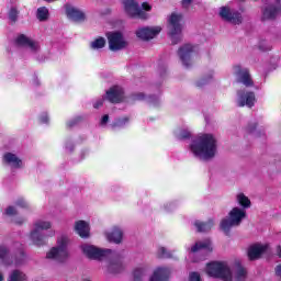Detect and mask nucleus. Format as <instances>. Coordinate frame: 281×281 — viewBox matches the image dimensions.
I'll list each match as a JSON object with an SVG mask.
<instances>
[{
	"instance_id": "2eb2a0df",
	"label": "nucleus",
	"mask_w": 281,
	"mask_h": 281,
	"mask_svg": "<svg viewBox=\"0 0 281 281\" xmlns=\"http://www.w3.org/2000/svg\"><path fill=\"white\" fill-rule=\"evenodd\" d=\"M220 16L223 21H227L234 25H240V23H243V16H240V13L229 10L227 7H222L220 9Z\"/></svg>"
},
{
	"instance_id": "cd10ccee",
	"label": "nucleus",
	"mask_w": 281,
	"mask_h": 281,
	"mask_svg": "<svg viewBox=\"0 0 281 281\" xmlns=\"http://www.w3.org/2000/svg\"><path fill=\"white\" fill-rule=\"evenodd\" d=\"M108 271L110 273H120L122 271V261L121 260H112L108 266Z\"/></svg>"
},
{
	"instance_id": "dca6fc26",
	"label": "nucleus",
	"mask_w": 281,
	"mask_h": 281,
	"mask_svg": "<svg viewBox=\"0 0 281 281\" xmlns=\"http://www.w3.org/2000/svg\"><path fill=\"white\" fill-rule=\"evenodd\" d=\"M234 74L237 76V82H240L245 87H254V80H251V75H249V69L243 68L237 65L234 66Z\"/></svg>"
},
{
	"instance_id": "20e7f679",
	"label": "nucleus",
	"mask_w": 281,
	"mask_h": 281,
	"mask_svg": "<svg viewBox=\"0 0 281 281\" xmlns=\"http://www.w3.org/2000/svg\"><path fill=\"white\" fill-rule=\"evenodd\" d=\"M206 273L210 278H220L223 281H233L232 268L227 262L213 261L206 265Z\"/></svg>"
},
{
	"instance_id": "c85d7f7f",
	"label": "nucleus",
	"mask_w": 281,
	"mask_h": 281,
	"mask_svg": "<svg viewBox=\"0 0 281 281\" xmlns=\"http://www.w3.org/2000/svg\"><path fill=\"white\" fill-rule=\"evenodd\" d=\"M36 16L38 21H47L49 19V9L45 7L38 8Z\"/></svg>"
},
{
	"instance_id": "a19ab883",
	"label": "nucleus",
	"mask_w": 281,
	"mask_h": 281,
	"mask_svg": "<svg viewBox=\"0 0 281 281\" xmlns=\"http://www.w3.org/2000/svg\"><path fill=\"white\" fill-rule=\"evenodd\" d=\"M143 10H145V12H150V10H153V7H150V4H148V2H144L142 4Z\"/></svg>"
},
{
	"instance_id": "72a5a7b5",
	"label": "nucleus",
	"mask_w": 281,
	"mask_h": 281,
	"mask_svg": "<svg viewBox=\"0 0 281 281\" xmlns=\"http://www.w3.org/2000/svg\"><path fill=\"white\" fill-rule=\"evenodd\" d=\"M157 256L158 258H170L171 255L165 247H160L158 248Z\"/></svg>"
},
{
	"instance_id": "2f4dec72",
	"label": "nucleus",
	"mask_w": 281,
	"mask_h": 281,
	"mask_svg": "<svg viewBox=\"0 0 281 281\" xmlns=\"http://www.w3.org/2000/svg\"><path fill=\"white\" fill-rule=\"evenodd\" d=\"M144 276H146V269L136 268L134 270V280L139 281V280H142V278H144Z\"/></svg>"
},
{
	"instance_id": "4c0bfd02",
	"label": "nucleus",
	"mask_w": 281,
	"mask_h": 281,
	"mask_svg": "<svg viewBox=\"0 0 281 281\" xmlns=\"http://www.w3.org/2000/svg\"><path fill=\"white\" fill-rule=\"evenodd\" d=\"M196 3V0H182V7L190 8L191 5H194Z\"/></svg>"
},
{
	"instance_id": "09e8293b",
	"label": "nucleus",
	"mask_w": 281,
	"mask_h": 281,
	"mask_svg": "<svg viewBox=\"0 0 281 281\" xmlns=\"http://www.w3.org/2000/svg\"><path fill=\"white\" fill-rule=\"evenodd\" d=\"M255 128H256V124L248 125L247 131L248 133H254Z\"/></svg>"
},
{
	"instance_id": "6ab92c4d",
	"label": "nucleus",
	"mask_w": 281,
	"mask_h": 281,
	"mask_svg": "<svg viewBox=\"0 0 281 281\" xmlns=\"http://www.w3.org/2000/svg\"><path fill=\"white\" fill-rule=\"evenodd\" d=\"M106 98L109 102L117 103L124 100V89L120 86L112 87L109 91H106Z\"/></svg>"
},
{
	"instance_id": "a18cd8bd",
	"label": "nucleus",
	"mask_w": 281,
	"mask_h": 281,
	"mask_svg": "<svg viewBox=\"0 0 281 281\" xmlns=\"http://www.w3.org/2000/svg\"><path fill=\"white\" fill-rule=\"evenodd\" d=\"M106 122H109V114H105V115L102 116L101 125L104 126V124H106Z\"/></svg>"
},
{
	"instance_id": "7ed1b4c3",
	"label": "nucleus",
	"mask_w": 281,
	"mask_h": 281,
	"mask_svg": "<svg viewBox=\"0 0 281 281\" xmlns=\"http://www.w3.org/2000/svg\"><path fill=\"white\" fill-rule=\"evenodd\" d=\"M46 258L56 260V262H67L69 260V237L67 235L59 236L57 245L48 250Z\"/></svg>"
},
{
	"instance_id": "423d86ee",
	"label": "nucleus",
	"mask_w": 281,
	"mask_h": 281,
	"mask_svg": "<svg viewBox=\"0 0 281 281\" xmlns=\"http://www.w3.org/2000/svg\"><path fill=\"white\" fill-rule=\"evenodd\" d=\"M52 222L38 220L34 223L33 229L30 235V239L36 247H43L45 245V235H43L44 229H50Z\"/></svg>"
},
{
	"instance_id": "6e6552de",
	"label": "nucleus",
	"mask_w": 281,
	"mask_h": 281,
	"mask_svg": "<svg viewBox=\"0 0 281 281\" xmlns=\"http://www.w3.org/2000/svg\"><path fill=\"white\" fill-rule=\"evenodd\" d=\"M81 251L91 260H104V258H113L115 256V252L111 249H100L89 244L81 245Z\"/></svg>"
},
{
	"instance_id": "4be33fe9",
	"label": "nucleus",
	"mask_w": 281,
	"mask_h": 281,
	"mask_svg": "<svg viewBox=\"0 0 281 281\" xmlns=\"http://www.w3.org/2000/svg\"><path fill=\"white\" fill-rule=\"evenodd\" d=\"M169 276H170V269L169 268L159 267L154 271L149 281H167Z\"/></svg>"
},
{
	"instance_id": "412c9836",
	"label": "nucleus",
	"mask_w": 281,
	"mask_h": 281,
	"mask_svg": "<svg viewBox=\"0 0 281 281\" xmlns=\"http://www.w3.org/2000/svg\"><path fill=\"white\" fill-rule=\"evenodd\" d=\"M212 241L210 239H205L204 241H198L190 249V254H199V251H203V254H210L212 251Z\"/></svg>"
},
{
	"instance_id": "de8ad7c7",
	"label": "nucleus",
	"mask_w": 281,
	"mask_h": 281,
	"mask_svg": "<svg viewBox=\"0 0 281 281\" xmlns=\"http://www.w3.org/2000/svg\"><path fill=\"white\" fill-rule=\"evenodd\" d=\"M41 122H42V124H47V122H48L47 114H44L41 116Z\"/></svg>"
},
{
	"instance_id": "f704fd0d",
	"label": "nucleus",
	"mask_w": 281,
	"mask_h": 281,
	"mask_svg": "<svg viewBox=\"0 0 281 281\" xmlns=\"http://www.w3.org/2000/svg\"><path fill=\"white\" fill-rule=\"evenodd\" d=\"M19 16V11L15 9V8H12L10 11H9V19L10 21H16V18Z\"/></svg>"
},
{
	"instance_id": "c756f323",
	"label": "nucleus",
	"mask_w": 281,
	"mask_h": 281,
	"mask_svg": "<svg viewBox=\"0 0 281 281\" xmlns=\"http://www.w3.org/2000/svg\"><path fill=\"white\" fill-rule=\"evenodd\" d=\"M106 45V41L103 37H98L90 44L91 49H102Z\"/></svg>"
},
{
	"instance_id": "e433bc0d",
	"label": "nucleus",
	"mask_w": 281,
	"mask_h": 281,
	"mask_svg": "<svg viewBox=\"0 0 281 281\" xmlns=\"http://www.w3.org/2000/svg\"><path fill=\"white\" fill-rule=\"evenodd\" d=\"M189 281H201V276L198 272H192L189 277Z\"/></svg>"
},
{
	"instance_id": "c9c22d12",
	"label": "nucleus",
	"mask_w": 281,
	"mask_h": 281,
	"mask_svg": "<svg viewBox=\"0 0 281 281\" xmlns=\"http://www.w3.org/2000/svg\"><path fill=\"white\" fill-rule=\"evenodd\" d=\"M4 214H7V216H14V214H16V209H14V206H9Z\"/></svg>"
},
{
	"instance_id": "4468645a",
	"label": "nucleus",
	"mask_w": 281,
	"mask_h": 281,
	"mask_svg": "<svg viewBox=\"0 0 281 281\" xmlns=\"http://www.w3.org/2000/svg\"><path fill=\"white\" fill-rule=\"evenodd\" d=\"M12 255H10V249H8L7 246H0V262L3 265H14L15 267L21 266L23 260H25V255L23 252H20V258L12 260Z\"/></svg>"
},
{
	"instance_id": "7c9ffc66",
	"label": "nucleus",
	"mask_w": 281,
	"mask_h": 281,
	"mask_svg": "<svg viewBox=\"0 0 281 281\" xmlns=\"http://www.w3.org/2000/svg\"><path fill=\"white\" fill-rule=\"evenodd\" d=\"M235 278L237 281L247 280V270H245V268H243L240 265H238Z\"/></svg>"
},
{
	"instance_id": "8fccbe9b",
	"label": "nucleus",
	"mask_w": 281,
	"mask_h": 281,
	"mask_svg": "<svg viewBox=\"0 0 281 281\" xmlns=\"http://www.w3.org/2000/svg\"><path fill=\"white\" fill-rule=\"evenodd\" d=\"M159 99H157L156 97H149L148 98V102H157Z\"/></svg>"
},
{
	"instance_id": "4d7b16f0",
	"label": "nucleus",
	"mask_w": 281,
	"mask_h": 281,
	"mask_svg": "<svg viewBox=\"0 0 281 281\" xmlns=\"http://www.w3.org/2000/svg\"><path fill=\"white\" fill-rule=\"evenodd\" d=\"M19 224L23 223V222H18Z\"/></svg>"
},
{
	"instance_id": "a878e982",
	"label": "nucleus",
	"mask_w": 281,
	"mask_h": 281,
	"mask_svg": "<svg viewBox=\"0 0 281 281\" xmlns=\"http://www.w3.org/2000/svg\"><path fill=\"white\" fill-rule=\"evenodd\" d=\"M194 226L196 227L198 232H210L214 227V221L210 220L206 223L195 221Z\"/></svg>"
},
{
	"instance_id": "5fc2aeb1",
	"label": "nucleus",
	"mask_w": 281,
	"mask_h": 281,
	"mask_svg": "<svg viewBox=\"0 0 281 281\" xmlns=\"http://www.w3.org/2000/svg\"><path fill=\"white\" fill-rule=\"evenodd\" d=\"M49 236H56V232L52 231Z\"/></svg>"
},
{
	"instance_id": "c03bdc74",
	"label": "nucleus",
	"mask_w": 281,
	"mask_h": 281,
	"mask_svg": "<svg viewBox=\"0 0 281 281\" xmlns=\"http://www.w3.org/2000/svg\"><path fill=\"white\" fill-rule=\"evenodd\" d=\"M126 122H128V119L125 117L123 120H119L116 123H115V126H124V124H126Z\"/></svg>"
},
{
	"instance_id": "58836bf2",
	"label": "nucleus",
	"mask_w": 281,
	"mask_h": 281,
	"mask_svg": "<svg viewBox=\"0 0 281 281\" xmlns=\"http://www.w3.org/2000/svg\"><path fill=\"white\" fill-rule=\"evenodd\" d=\"M259 49H261V52H270L271 45L266 44V43H261V44L259 45Z\"/></svg>"
},
{
	"instance_id": "a211bd4d",
	"label": "nucleus",
	"mask_w": 281,
	"mask_h": 281,
	"mask_svg": "<svg viewBox=\"0 0 281 281\" xmlns=\"http://www.w3.org/2000/svg\"><path fill=\"white\" fill-rule=\"evenodd\" d=\"M65 10L68 19H70L71 21L82 22L85 21V19H87L85 12L80 11V9L71 4H66Z\"/></svg>"
},
{
	"instance_id": "b1692460",
	"label": "nucleus",
	"mask_w": 281,
	"mask_h": 281,
	"mask_svg": "<svg viewBox=\"0 0 281 281\" xmlns=\"http://www.w3.org/2000/svg\"><path fill=\"white\" fill-rule=\"evenodd\" d=\"M109 243H115L116 245H120V243H122V229H120L119 227H114L111 232L105 234Z\"/></svg>"
},
{
	"instance_id": "aec40b11",
	"label": "nucleus",
	"mask_w": 281,
	"mask_h": 281,
	"mask_svg": "<svg viewBox=\"0 0 281 281\" xmlns=\"http://www.w3.org/2000/svg\"><path fill=\"white\" fill-rule=\"evenodd\" d=\"M267 249H269V245L256 244L250 246L248 249V258L250 260H258V258H260V256H262Z\"/></svg>"
},
{
	"instance_id": "f8f14e48",
	"label": "nucleus",
	"mask_w": 281,
	"mask_h": 281,
	"mask_svg": "<svg viewBox=\"0 0 281 281\" xmlns=\"http://www.w3.org/2000/svg\"><path fill=\"white\" fill-rule=\"evenodd\" d=\"M281 14V0L268 4L262 11V21H271Z\"/></svg>"
},
{
	"instance_id": "9b49d317",
	"label": "nucleus",
	"mask_w": 281,
	"mask_h": 281,
	"mask_svg": "<svg viewBox=\"0 0 281 281\" xmlns=\"http://www.w3.org/2000/svg\"><path fill=\"white\" fill-rule=\"evenodd\" d=\"M124 9L133 19H148V14L137 5L135 0H123Z\"/></svg>"
},
{
	"instance_id": "603ef678",
	"label": "nucleus",
	"mask_w": 281,
	"mask_h": 281,
	"mask_svg": "<svg viewBox=\"0 0 281 281\" xmlns=\"http://www.w3.org/2000/svg\"><path fill=\"white\" fill-rule=\"evenodd\" d=\"M75 124H76V121H70V122H68V126H69V127L74 126Z\"/></svg>"
},
{
	"instance_id": "393cba45",
	"label": "nucleus",
	"mask_w": 281,
	"mask_h": 281,
	"mask_svg": "<svg viewBox=\"0 0 281 281\" xmlns=\"http://www.w3.org/2000/svg\"><path fill=\"white\" fill-rule=\"evenodd\" d=\"M75 229L81 238H89V224L87 222H77L75 225Z\"/></svg>"
},
{
	"instance_id": "9d476101",
	"label": "nucleus",
	"mask_w": 281,
	"mask_h": 281,
	"mask_svg": "<svg viewBox=\"0 0 281 281\" xmlns=\"http://www.w3.org/2000/svg\"><path fill=\"white\" fill-rule=\"evenodd\" d=\"M236 104L237 106H247L248 109H251L254 104H256V93L247 89L238 90Z\"/></svg>"
},
{
	"instance_id": "473e14b6",
	"label": "nucleus",
	"mask_w": 281,
	"mask_h": 281,
	"mask_svg": "<svg viewBox=\"0 0 281 281\" xmlns=\"http://www.w3.org/2000/svg\"><path fill=\"white\" fill-rule=\"evenodd\" d=\"M176 136L178 137V139H188V137H190V131L188 130L177 131Z\"/></svg>"
},
{
	"instance_id": "6e6d98bb",
	"label": "nucleus",
	"mask_w": 281,
	"mask_h": 281,
	"mask_svg": "<svg viewBox=\"0 0 281 281\" xmlns=\"http://www.w3.org/2000/svg\"><path fill=\"white\" fill-rule=\"evenodd\" d=\"M0 281H3V274L0 272Z\"/></svg>"
},
{
	"instance_id": "3c124183",
	"label": "nucleus",
	"mask_w": 281,
	"mask_h": 281,
	"mask_svg": "<svg viewBox=\"0 0 281 281\" xmlns=\"http://www.w3.org/2000/svg\"><path fill=\"white\" fill-rule=\"evenodd\" d=\"M277 254H278V256L281 258V246H278V248H277Z\"/></svg>"
},
{
	"instance_id": "ea45409f",
	"label": "nucleus",
	"mask_w": 281,
	"mask_h": 281,
	"mask_svg": "<svg viewBox=\"0 0 281 281\" xmlns=\"http://www.w3.org/2000/svg\"><path fill=\"white\" fill-rule=\"evenodd\" d=\"M16 205L19 207H27L29 206L27 202H25V200H23V199L18 200Z\"/></svg>"
},
{
	"instance_id": "f3484780",
	"label": "nucleus",
	"mask_w": 281,
	"mask_h": 281,
	"mask_svg": "<svg viewBox=\"0 0 281 281\" xmlns=\"http://www.w3.org/2000/svg\"><path fill=\"white\" fill-rule=\"evenodd\" d=\"M15 43L19 47H29L31 52H38V49H41V45L38 44V42H34L32 38L25 35L18 36Z\"/></svg>"
},
{
	"instance_id": "37998d69",
	"label": "nucleus",
	"mask_w": 281,
	"mask_h": 281,
	"mask_svg": "<svg viewBox=\"0 0 281 281\" xmlns=\"http://www.w3.org/2000/svg\"><path fill=\"white\" fill-rule=\"evenodd\" d=\"M102 104H104V99H99L94 104V109H100V106H102Z\"/></svg>"
},
{
	"instance_id": "79ce46f5",
	"label": "nucleus",
	"mask_w": 281,
	"mask_h": 281,
	"mask_svg": "<svg viewBox=\"0 0 281 281\" xmlns=\"http://www.w3.org/2000/svg\"><path fill=\"white\" fill-rule=\"evenodd\" d=\"M210 81V79L205 80V79H201L196 81V87H203V85H207V82Z\"/></svg>"
},
{
	"instance_id": "5701e85b",
	"label": "nucleus",
	"mask_w": 281,
	"mask_h": 281,
	"mask_svg": "<svg viewBox=\"0 0 281 281\" xmlns=\"http://www.w3.org/2000/svg\"><path fill=\"white\" fill-rule=\"evenodd\" d=\"M3 161L4 164H8V166H11L12 168H21L23 166V161L12 153L4 154Z\"/></svg>"
},
{
	"instance_id": "bb28decb",
	"label": "nucleus",
	"mask_w": 281,
	"mask_h": 281,
	"mask_svg": "<svg viewBox=\"0 0 281 281\" xmlns=\"http://www.w3.org/2000/svg\"><path fill=\"white\" fill-rule=\"evenodd\" d=\"M8 281H27V276L21 270H13L9 274Z\"/></svg>"
},
{
	"instance_id": "49530a36",
	"label": "nucleus",
	"mask_w": 281,
	"mask_h": 281,
	"mask_svg": "<svg viewBox=\"0 0 281 281\" xmlns=\"http://www.w3.org/2000/svg\"><path fill=\"white\" fill-rule=\"evenodd\" d=\"M145 95L144 93H137V94H134L133 99L134 100H144Z\"/></svg>"
},
{
	"instance_id": "ddd939ff",
	"label": "nucleus",
	"mask_w": 281,
	"mask_h": 281,
	"mask_svg": "<svg viewBox=\"0 0 281 281\" xmlns=\"http://www.w3.org/2000/svg\"><path fill=\"white\" fill-rule=\"evenodd\" d=\"M161 33V26H143L136 31L137 38L140 41H153Z\"/></svg>"
},
{
	"instance_id": "39448f33",
	"label": "nucleus",
	"mask_w": 281,
	"mask_h": 281,
	"mask_svg": "<svg viewBox=\"0 0 281 281\" xmlns=\"http://www.w3.org/2000/svg\"><path fill=\"white\" fill-rule=\"evenodd\" d=\"M181 21H183V15L180 13H171L168 18L169 36L173 45H177L183 38V24H181Z\"/></svg>"
},
{
	"instance_id": "1a4fd4ad",
	"label": "nucleus",
	"mask_w": 281,
	"mask_h": 281,
	"mask_svg": "<svg viewBox=\"0 0 281 281\" xmlns=\"http://www.w3.org/2000/svg\"><path fill=\"white\" fill-rule=\"evenodd\" d=\"M108 43L111 52H120L121 49H125L128 45L124 35L120 32L108 33Z\"/></svg>"
},
{
	"instance_id": "f03ea898",
	"label": "nucleus",
	"mask_w": 281,
	"mask_h": 281,
	"mask_svg": "<svg viewBox=\"0 0 281 281\" xmlns=\"http://www.w3.org/2000/svg\"><path fill=\"white\" fill-rule=\"evenodd\" d=\"M237 203H239V205H241L244 209L234 207L228 213V217H225L221 222V229L222 232H225V234H227L232 227H238V225L243 223L245 216H247V211L245 210H247V207H251V201L249 198H247V195H245V193L237 194Z\"/></svg>"
},
{
	"instance_id": "f257e3e1",
	"label": "nucleus",
	"mask_w": 281,
	"mask_h": 281,
	"mask_svg": "<svg viewBox=\"0 0 281 281\" xmlns=\"http://www.w3.org/2000/svg\"><path fill=\"white\" fill-rule=\"evenodd\" d=\"M190 150L194 157H198V159H202L203 161L214 159L218 151L216 138L212 134H202L191 143Z\"/></svg>"
},
{
	"instance_id": "0eeeda50",
	"label": "nucleus",
	"mask_w": 281,
	"mask_h": 281,
	"mask_svg": "<svg viewBox=\"0 0 281 281\" xmlns=\"http://www.w3.org/2000/svg\"><path fill=\"white\" fill-rule=\"evenodd\" d=\"M199 55V46L192 44H184L178 49L180 61L189 69L194 65V57Z\"/></svg>"
},
{
	"instance_id": "864d4df0",
	"label": "nucleus",
	"mask_w": 281,
	"mask_h": 281,
	"mask_svg": "<svg viewBox=\"0 0 281 281\" xmlns=\"http://www.w3.org/2000/svg\"><path fill=\"white\" fill-rule=\"evenodd\" d=\"M44 1H46L47 3H54V1L56 0H44Z\"/></svg>"
}]
</instances>
